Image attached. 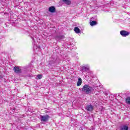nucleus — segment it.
<instances>
[{
  "label": "nucleus",
  "instance_id": "f257e3e1",
  "mask_svg": "<svg viewBox=\"0 0 130 130\" xmlns=\"http://www.w3.org/2000/svg\"><path fill=\"white\" fill-rule=\"evenodd\" d=\"M57 62V56L52 55L51 59L48 61V66L49 68H52V67H54V63Z\"/></svg>",
  "mask_w": 130,
  "mask_h": 130
},
{
  "label": "nucleus",
  "instance_id": "f03ea898",
  "mask_svg": "<svg viewBox=\"0 0 130 130\" xmlns=\"http://www.w3.org/2000/svg\"><path fill=\"white\" fill-rule=\"evenodd\" d=\"M92 87L89 86L88 84H85L82 88V92L86 93V94H90L92 91Z\"/></svg>",
  "mask_w": 130,
  "mask_h": 130
},
{
  "label": "nucleus",
  "instance_id": "7ed1b4c3",
  "mask_svg": "<svg viewBox=\"0 0 130 130\" xmlns=\"http://www.w3.org/2000/svg\"><path fill=\"white\" fill-rule=\"evenodd\" d=\"M41 121H48V119H49V116L48 115H41L40 116Z\"/></svg>",
  "mask_w": 130,
  "mask_h": 130
},
{
  "label": "nucleus",
  "instance_id": "20e7f679",
  "mask_svg": "<svg viewBox=\"0 0 130 130\" xmlns=\"http://www.w3.org/2000/svg\"><path fill=\"white\" fill-rule=\"evenodd\" d=\"M120 34L122 37H126V36H128L129 35L130 32L126 30H121L120 31Z\"/></svg>",
  "mask_w": 130,
  "mask_h": 130
},
{
  "label": "nucleus",
  "instance_id": "39448f33",
  "mask_svg": "<svg viewBox=\"0 0 130 130\" xmlns=\"http://www.w3.org/2000/svg\"><path fill=\"white\" fill-rule=\"evenodd\" d=\"M85 109L87 111H89L90 112H91L92 110H94V106L92 105H88L86 106Z\"/></svg>",
  "mask_w": 130,
  "mask_h": 130
},
{
  "label": "nucleus",
  "instance_id": "423d86ee",
  "mask_svg": "<svg viewBox=\"0 0 130 130\" xmlns=\"http://www.w3.org/2000/svg\"><path fill=\"white\" fill-rule=\"evenodd\" d=\"M63 38H64V36H63V35H58V36H56L55 37V39L57 41H60L61 40H63Z\"/></svg>",
  "mask_w": 130,
  "mask_h": 130
},
{
  "label": "nucleus",
  "instance_id": "0eeeda50",
  "mask_svg": "<svg viewBox=\"0 0 130 130\" xmlns=\"http://www.w3.org/2000/svg\"><path fill=\"white\" fill-rule=\"evenodd\" d=\"M13 70L16 74H21L22 73V71L19 67H14Z\"/></svg>",
  "mask_w": 130,
  "mask_h": 130
},
{
  "label": "nucleus",
  "instance_id": "6e6552de",
  "mask_svg": "<svg viewBox=\"0 0 130 130\" xmlns=\"http://www.w3.org/2000/svg\"><path fill=\"white\" fill-rule=\"evenodd\" d=\"M89 67H87L85 66H82L81 69V71L82 73H85V72H88L89 71Z\"/></svg>",
  "mask_w": 130,
  "mask_h": 130
},
{
  "label": "nucleus",
  "instance_id": "1a4fd4ad",
  "mask_svg": "<svg viewBox=\"0 0 130 130\" xmlns=\"http://www.w3.org/2000/svg\"><path fill=\"white\" fill-rule=\"evenodd\" d=\"M49 11L50 13H55V8L53 6H51L49 8Z\"/></svg>",
  "mask_w": 130,
  "mask_h": 130
},
{
  "label": "nucleus",
  "instance_id": "9d476101",
  "mask_svg": "<svg viewBox=\"0 0 130 130\" xmlns=\"http://www.w3.org/2000/svg\"><path fill=\"white\" fill-rule=\"evenodd\" d=\"M120 130H128V126L127 125H124L120 127Z\"/></svg>",
  "mask_w": 130,
  "mask_h": 130
},
{
  "label": "nucleus",
  "instance_id": "9b49d317",
  "mask_svg": "<svg viewBox=\"0 0 130 130\" xmlns=\"http://www.w3.org/2000/svg\"><path fill=\"white\" fill-rule=\"evenodd\" d=\"M74 31L75 33L77 34H79V33H81V30H80V28L78 27H75L74 28Z\"/></svg>",
  "mask_w": 130,
  "mask_h": 130
},
{
  "label": "nucleus",
  "instance_id": "f8f14e48",
  "mask_svg": "<svg viewBox=\"0 0 130 130\" xmlns=\"http://www.w3.org/2000/svg\"><path fill=\"white\" fill-rule=\"evenodd\" d=\"M31 39H32V45L34 46V48H37L38 47H37V46L36 45V43H35L34 38H33V37H31Z\"/></svg>",
  "mask_w": 130,
  "mask_h": 130
},
{
  "label": "nucleus",
  "instance_id": "ddd939ff",
  "mask_svg": "<svg viewBox=\"0 0 130 130\" xmlns=\"http://www.w3.org/2000/svg\"><path fill=\"white\" fill-rule=\"evenodd\" d=\"M77 85V86H81V85H82V79L81 78L78 79Z\"/></svg>",
  "mask_w": 130,
  "mask_h": 130
},
{
  "label": "nucleus",
  "instance_id": "4468645a",
  "mask_svg": "<svg viewBox=\"0 0 130 130\" xmlns=\"http://www.w3.org/2000/svg\"><path fill=\"white\" fill-rule=\"evenodd\" d=\"M63 2L66 4V5H71L72 2L70 0H63Z\"/></svg>",
  "mask_w": 130,
  "mask_h": 130
},
{
  "label": "nucleus",
  "instance_id": "2eb2a0df",
  "mask_svg": "<svg viewBox=\"0 0 130 130\" xmlns=\"http://www.w3.org/2000/svg\"><path fill=\"white\" fill-rule=\"evenodd\" d=\"M97 24V22L95 21H92L90 22V26H95Z\"/></svg>",
  "mask_w": 130,
  "mask_h": 130
},
{
  "label": "nucleus",
  "instance_id": "dca6fc26",
  "mask_svg": "<svg viewBox=\"0 0 130 130\" xmlns=\"http://www.w3.org/2000/svg\"><path fill=\"white\" fill-rule=\"evenodd\" d=\"M126 103H127V104H130V98H127L126 99Z\"/></svg>",
  "mask_w": 130,
  "mask_h": 130
},
{
  "label": "nucleus",
  "instance_id": "f3484780",
  "mask_svg": "<svg viewBox=\"0 0 130 130\" xmlns=\"http://www.w3.org/2000/svg\"><path fill=\"white\" fill-rule=\"evenodd\" d=\"M42 78V75H37L36 79L37 80H40V79H41Z\"/></svg>",
  "mask_w": 130,
  "mask_h": 130
},
{
  "label": "nucleus",
  "instance_id": "a211bd4d",
  "mask_svg": "<svg viewBox=\"0 0 130 130\" xmlns=\"http://www.w3.org/2000/svg\"><path fill=\"white\" fill-rule=\"evenodd\" d=\"M34 76L32 74H28L27 75V77H28L29 78H33Z\"/></svg>",
  "mask_w": 130,
  "mask_h": 130
},
{
  "label": "nucleus",
  "instance_id": "6ab92c4d",
  "mask_svg": "<svg viewBox=\"0 0 130 130\" xmlns=\"http://www.w3.org/2000/svg\"><path fill=\"white\" fill-rule=\"evenodd\" d=\"M0 79H3V76L2 75H0Z\"/></svg>",
  "mask_w": 130,
  "mask_h": 130
},
{
  "label": "nucleus",
  "instance_id": "aec40b11",
  "mask_svg": "<svg viewBox=\"0 0 130 130\" xmlns=\"http://www.w3.org/2000/svg\"><path fill=\"white\" fill-rule=\"evenodd\" d=\"M93 17H92V18H91V20H93Z\"/></svg>",
  "mask_w": 130,
  "mask_h": 130
}]
</instances>
